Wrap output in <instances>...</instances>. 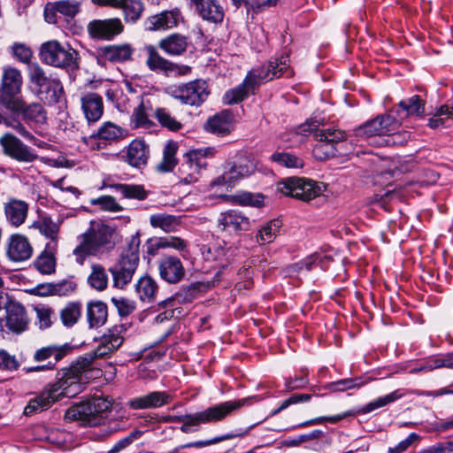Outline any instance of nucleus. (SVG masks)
Instances as JSON below:
<instances>
[{
	"mask_svg": "<svg viewBox=\"0 0 453 453\" xmlns=\"http://www.w3.org/2000/svg\"><path fill=\"white\" fill-rule=\"evenodd\" d=\"M81 377L71 369L63 370L58 375V381L43 390L38 396L31 399L25 407L24 414L32 415L51 406L62 396L73 397L82 391Z\"/></svg>",
	"mask_w": 453,
	"mask_h": 453,
	"instance_id": "1",
	"label": "nucleus"
},
{
	"mask_svg": "<svg viewBox=\"0 0 453 453\" xmlns=\"http://www.w3.org/2000/svg\"><path fill=\"white\" fill-rule=\"evenodd\" d=\"M396 119L389 115H379L372 120L366 121L354 129V134L357 141H370L376 145L382 143H404L409 138L408 133L393 134L397 128Z\"/></svg>",
	"mask_w": 453,
	"mask_h": 453,
	"instance_id": "2",
	"label": "nucleus"
},
{
	"mask_svg": "<svg viewBox=\"0 0 453 453\" xmlns=\"http://www.w3.org/2000/svg\"><path fill=\"white\" fill-rule=\"evenodd\" d=\"M251 397L242 398L234 401H226L219 404L212 405L202 411L194 414H186L180 416H173L169 418L170 421L180 422V431L185 434L191 433V426H198L202 424L216 423L226 418L233 411L239 410L246 404H250Z\"/></svg>",
	"mask_w": 453,
	"mask_h": 453,
	"instance_id": "3",
	"label": "nucleus"
},
{
	"mask_svg": "<svg viewBox=\"0 0 453 453\" xmlns=\"http://www.w3.org/2000/svg\"><path fill=\"white\" fill-rule=\"evenodd\" d=\"M42 63L60 69L76 70L80 65L79 52L69 43L58 40L43 42L39 50Z\"/></svg>",
	"mask_w": 453,
	"mask_h": 453,
	"instance_id": "4",
	"label": "nucleus"
},
{
	"mask_svg": "<svg viewBox=\"0 0 453 453\" xmlns=\"http://www.w3.org/2000/svg\"><path fill=\"white\" fill-rule=\"evenodd\" d=\"M111 407L106 398L93 397L92 399L70 407L65 414L68 421H80L82 426H96L101 425L104 413Z\"/></svg>",
	"mask_w": 453,
	"mask_h": 453,
	"instance_id": "5",
	"label": "nucleus"
},
{
	"mask_svg": "<svg viewBox=\"0 0 453 453\" xmlns=\"http://www.w3.org/2000/svg\"><path fill=\"white\" fill-rule=\"evenodd\" d=\"M271 71L272 68L268 67L267 64L251 69L242 84L225 93L224 104H235L243 101L250 94H254L260 83L275 79V73H271Z\"/></svg>",
	"mask_w": 453,
	"mask_h": 453,
	"instance_id": "6",
	"label": "nucleus"
},
{
	"mask_svg": "<svg viewBox=\"0 0 453 453\" xmlns=\"http://www.w3.org/2000/svg\"><path fill=\"white\" fill-rule=\"evenodd\" d=\"M23 85L21 71L12 65L3 67L0 81V105L8 110H19L22 100L19 95Z\"/></svg>",
	"mask_w": 453,
	"mask_h": 453,
	"instance_id": "7",
	"label": "nucleus"
},
{
	"mask_svg": "<svg viewBox=\"0 0 453 453\" xmlns=\"http://www.w3.org/2000/svg\"><path fill=\"white\" fill-rule=\"evenodd\" d=\"M317 140L312 155L319 161L326 160L336 156H343L342 147L345 142V133L335 128H323L315 131Z\"/></svg>",
	"mask_w": 453,
	"mask_h": 453,
	"instance_id": "8",
	"label": "nucleus"
},
{
	"mask_svg": "<svg viewBox=\"0 0 453 453\" xmlns=\"http://www.w3.org/2000/svg\"><path fill=\"white\" fill-rule=\"evenodd\" d=\"M277 189L286 196L309 202L323 194L326 186L312 180L290 177L279 182Z\"/></svg>",
	"mask_w": 453,
	"mask_h": 453,
	"instance_id": "9",
	"label": "nucleus"
},
{
	"mask_svg": "<svg viewBox=\"0 0 453 453\" xmlns=\"http://www.w3.org/2000/svg\"><path fill=\"white\" fill-rule=\"evenodd\" d=\"M224 169L213 185H234L238 180L252 174L257 169V163L251 155L241 153L234 161L226 163Z\"/></svg>",
	"mask_w": 453,
	"mask_h": 453,
	"instance_id": "10",
	"label": "nucleus"
},
{
	"mask_svg": "<svg viewBox=\"0 0 453 453\" xmlns=\"http://www.w3.org/2000/svg\"><path fill=\"white\" fill-rule=\"evenodd\" d=\"M138 263V247L128 246L121 253L119 262L110 269L114 287L124 288L131 281Z\"/></svg>",
	"mask_w": 453,
	"mask_h": 453,
	"instance_id": "11",
	"label": "nucleus"
},
{
	"mask_svg": "<svg viewBox=\"0 0 453 453\" xmlns=\"http://www.w3.org/2000/svg\"><path fill=\"white\" fill-rule=\"evenodd\" d=\"M147 54L146 65L150 71L166 76L185 75L190 71L188 65H180L162 57L154 45L144 46Z\"/></svg>",
	"mask_w": 453,
	"mask_h": 453,
	"instance_id": "12",
	"label": "nucleus"
},
{
	"mask_svg": "<svg viewBox=\"0 0 453 453\" xmlns=\"http://www.w3.org/2000/svg\"><path fill=\"white\" fill-rule=\"evenodd\" d=\"M173 95L183 104L199 106L209 96L207 83L203 80H196L174 87Z\"/></svg>",
	"mask_w": 453,
	"mask_h": 453,
	"instance_id": "13",
	"label": "nucleus"
},
{
	"mask_svg": "<svg viewBox=\"0 0 453 453\" xmlns=\"http://www.w3.org/2000/svg\"><path fill=\"white\" fill-rule=\"evenodd\" d=\"M113 234L114 230L111 227L98 223L92 226L83 234V240L88 244L90 250L98 255L109 251L114 247Z\"/></svg>",
	"mask_w": 453,
	"mask_h": 453,
	"instance_id": "14",
	"label": "nucleus"
},
{
	"mask_svg": "<svg viewBox=\"0 0 453 453\" xmlns=\"http://www.w3.org/2000/svg\"><path fill=\"white\" fill-rule=\"evenodd\" d=\"M0 145L7 157L22 164H30L38 157L33 149L12 134H4L0 137Z\"/></svg>",
	"mask_w": 453,
	"mask_h": 453,
	"instance_id": "15",
	"label": "nucleus"
},
{
	"mask_svg": "<svg viewBox=\"0 0 453 453\" xmlns=\"http://www.w3.org/2000/svg\"><path fill=\"white\" fill-rule=\"evenodd\" d=\"M250 227V219L237 210L221 212L217 219L218 231L227 236L239 235L242 232L248 231Z\"/></svg>",
	"mask_w": 453,
	"mask_h": 453,
	"instance_id": "16",
	"label": "nucleus"
},
{
	"mask_svg": "<svg viewBox=\"0 0 453 453\" xmlns=\"http://www.w3.org/2000/svg\"><path fill=\"white\" fill-rule=\"evenodd\" d=\"M70 348L67 345H49L35 350L34 359L36 362L49 360L46 365H36L27 369V372H40L53 370L56 364L61 360L68 352Z\"/></svg>",
	"mask_w": 453,
	"mask_h": 453,
	"instance_id": "17",
	"label": "nucleus"
},
{
	"mask_svg": "<svg viewBox=\"0 0 453 453\" xmlns=\"http://www.w3.org/2000/svg\"><path fill=\"white\" fill-rule=\"evenodd\" d=\"M4 309L6 312L5 326L15 334L24 332L29 324V319L25 307L20 303L9 299L4 303Z\"/></svg>",
	"mask_w": 453,
	"mask_h": 453,
	"instance_id": "18",
	"label": "nucleus"
},
{
	"mask_svg": "<svg viewBox=\"0 0 453 453\" xmlns=\"http://www.w3.org/2000/svg\"><path fill=\"white\" fill-rule=\"evenodd\" d=\"M88 33L94 39L111 40L123 31L119 19H95L88 24Z\"/></svg>",
	"mask_w": 453,
	"mask_h": 453,
	"instance_id": "19",
	"label": "nucleus"
},
{
	"mask_svg": "<svg viewBox=\"0 0 453 453\" xmlns=\"http://www.w3.org/2000/svg\"><path fill=\"white\" fill-rule=\"evenodd\" d=\"M188 6L202 19L211 23H221L224 11L216 0H185Z\"/></svg>",
	"mask_w": 453,
	"mask_h": 453,
	"instance_id": "20",
	"label": "nucleus"
},
{
	"mask_svg": "<svg viewBox=\"0 0 453 453\" xmlns=\"http://www.w3.org/2000/svg\"><path fill=\"white\" fill-rule=\"evenodd\" d=\"M6 254L10 260L22 262L32 257L33 248L25 235L15 234L8 239Z\"/></svg>",
	"mask_w": 453,
	"mask_h": 453,
	"instance_id": "21",
	"label": "nucleus"
},
{
	"mask_svg": "<svg viewBox=\"0 0 453 453\" xmlns=\"http://www.w3.org/2000/svg\"><path fill=\"white\" fill-rule=\"evenodd\" d=\"M158 272L160 277L171 284L180 281L185 275L181 261L173 256H165L159 260Z\"/></svg>",
	"mask_w": 453,
	"mask_h": 453,
	"instance_id": "22",
	"label": "nucleus"
},
{
	"mask_svg": "<svg viewBox=\"0 0 453 453\" xmlns=\"http://www.w3.org/2000/svg\"><path fill=\"white\" fill-rule=\"evenodd\" d=\"M171 400L172 397L168 393L153 391L129 400L127 404L133 410L157 409L169 403Z\"/></svg>",
	"mask_w": 453,
	"mask_h": 453,
	"instance_id": "23",
	"label": "nucleus"
},
{
	"mask_svg": "<svg viewBox=\"0 0 453 453\" xmlns=\"http://www.w3.org/2000/svg\"><path fill=\"white\" fill-rule=\"evenodd\" d=\"M181 19L180 11L175 8L150 17L146 25L149 30L168 29L176 27Z\"/></svg>",
	"mask_w": 453,
	"mask_h": 453,
	"instance_id": "24",
	"label": "nucleus"
},
{
	"mask_svg": "<svg viewBox=\"0 0 453 453\" xmlns=\"http://www.w3.org/2000/svg\"><path fill=\"white\" fill-rule=\"evenodd\" d=\"M232 113L225 110L207 119L204 129L217 135L228 134L233 129Z\"/></svg>",
	"mask_w": 453,
	"mask_h": 453,
	"instance_id": "25",
	"label": "nucleus"
},
{
	"mask_svg": "<svg viewBox=\"0 0 453 453\" xmlns=\"http://www.w3.org/2000/svg\"><path fill=\"white\" fill-rule=\"evenodd\" d=\"M81 106L88 122L97 121L103 115L102 97L96 93H88L81 97Z\"/></svg>",
	"mask_w": 453,
	"mask_h": 453,
	"instance_id": "26",
	"label": "nucleus"
},
{
	"mask_svg": "<svg viewBox=\"0 0 453 453\" xmlns=\"http://www.w3.org/2000/svg\"><path fill=\"white\" fill-rule=\"evenodd\" d=\"M4 209L7 221L17 227L24 223L27 216L28 205L24 201L12 199L4 204Z\"/></svg>",
	"mask_w": 453,
	"mask_h": 453,
	"instance_id": "27",
	"label": "nucleus"
},
{
	"mask_svg": "<svg viewBox=\"0 0 453 453\" xmlns=\"http://www.w3.org/2000/svg\"><path fill=\"white\" fill-rule=\"evenodd\" d=\"M203 168L204 167L200 162L193 160V157L188 153L178 171L180 181L183 184L196 182Z\"/></svg>",
	"mask_w": 453,
	"mask_h": 453,
	"instance_id": "28",
	"label": "nucleus"
},
{
	"mask_svg": "<svg viewBox=\"0 0 453 453\" xmlns=\"http://www.w3.org/2000/svg\"><path fill=\"white\" fill-rule=\"evenodd\" d=\"M188 45V38L177 33L166 36L158 42V47L170 56L183 54L187 50Z\"/></svg>",
	"mask_w": 453,
	"mask_h": 453,
	"instance_id": "29",
	"label": "nucleus"
},
{
	"mask_svg": "<svg viewBox=\"0 0 453 453\" xmlns=\"http://www.w3.org/2000/svg\"><path fill=\"white\" fill-rule=\"evenodd\" d=\"M58 244L55 242H48L44 250L35 261V268L42 274H50L56 269V257L55 252L57 251Z\"/></svg>",
	"mask_w": 453,
	"mask_h": 453,
	"instance_id": "30",
	"label": "nucleus"
},
{
	"mask_svg": "<svg viewBox=\"0 0 453 453\" xmlns=\"http://www.w3.org/2000/svg\"><path fill=\"white\" fill-rule=\"evenodd\" d=\"M35 93L45 104L52 105L58 104L64 96V88L61 81L55 77Z\"/></svg>",
	"mask_w": 453,
	"mask_h": 453,
	"instance_id": "31",
	"label": "nucleus"
},
{
	"mask_svg": "<svg viewBox=\"0 0 453 453\" xmlns=\"http://www.w3.org/2000/svg\"><path fill=\"white\" fill-rule=\"evenodd\" d=\"M134 49L129 44L109 45L99 49L100 57L111 62L129 60Z\"/></svg>",
	"mask_w": 453,
	"mask_h": 453,
	"instance_id": "32",
	"label": "nucleus"
},
{
	"mask_svg": "<svg viewBox=\"0 0 453 453\" xmlns=\"http://www.w3.org/2000/svg\"><path fill=\"white\" fill-rule=\"evenodd\" d=\"M149 150L143 141L134 140L127 148V161L135 167H141L146 165Z\"/></svg>",
	"mask_w": 453,
	"mask_h": 453,
	"instance_id": "33",
	"label": "nucleus"
},
{
	"mask_svg": "<svg viewBox=\"0 0 453 453\" xmlns=\"http://www.w3.org/2000/svg\"><path fill=\"white\" fill-rule=\"evenodd\" d=\"M202 255L204 260L217 262L220 267H225L230 261V250L220 244L202 247Z\"/></svg>",
	"mask_w": 453,
	"mask_h": 453,
	"instance_id": "34",
	"label": "nucleus"
},
{
	"mask_svg": "<svg viewBox=\"0 0 453 453\" xmlns=\"http://www.w3.org/2000/svg\"><path fill=\"white\" fill-rule=\"evenodd\" d=\"M254 426H255V425H252V426H249L248 428H246L245 430L241 431V432H239L237 434L230 433V434H226L224 435L217 436V437H214V438H211V439H209V440L196 441H193V442H188V443L180 445L178 448H176L174 449L173 453H175L179 449H182L203 448V447L211 446V445H213V444H217V443L221 442L223 441L231 440V439H234L235 437H244V436L249 434L250 431Z\"/></svg>",
	"mask_w": 453,
	"mask_h": 453,
	"instance_id": "35",
	"label": "nucleus"
},
{
	"mask_svg": "<svg viewBox=\"0 0 453 453\" xmlns=\"http://www.w3.org/2000/svg\"><path fill=\"white\" fill-rule=\"evenodd\" d=\"M107 307L103 302L89 303L87 308V317L90 327H99L107 320Z\"/></svg>",
	"mask_w": 453,
	"mask_h": 453,
	"instance_id": "36",
	"label": "nucleus"
},
{
	"mask_svg": "<svg viewBox=\"0 0 453 453\" xmlns=\"http://www.w3.org/2000/svg\"><path fill=\"white\" fill-rule=\"evenodd\" d=\"M111 188L119 192L124 198L144 200L148 196V191L142 185L139 184H112Z\"/></svg>",
	"mask_w": 453,
	"mask_h": 453,
	"instance_id": "37",
	"label": "nucleus"
},
{
	"mask_svg": "<svg viewBox=\"0 0 453 453\" xmlns=\"http://www.w3.org/2000/svg\"><path fill=\"white\" fill-rule=\"evenodd\" d=\"M27 76L35 92L54 78L50 75H47L45 70L36 62L28 65Z\"/></svg>",
	"mask_w": 453,
	"mask_h": 453,
	"instance_id": "38",
	"label": "nucleus"
},
{
	"mask_svg": "<svg viewBox=\"0 0 453 453\" xmlns=\"http://www.w3.org/2000/svg\"><path fill=\"white\" fill-rule=\"evenodd\" d=\"M157 284L150 276H143L139 279L135 285V290L139 298L145 302H151L157 291Z\"/></svg>",
	"mask_w": 453,
	"mask_h": 453,
	"instance_id": "39",
	"label": "nucleus"
},
{
	"mask_svg": "<svg viewBox=\"0 0 453 453\" xmlns=\"http://www.w3.org/2000/svg\"><path fill=\"white\" fill-rule=\"evenodd\" d=\"M178 150V144L173 141L168 142L163 151V159L157 165V170L160 173L171 172L177 165V159L175 157Z\"/></svg>",
	"mask_w": 453,
	"mask_h": 453,
	"instance_id": "40",
	"label": "nucleus"
},
{
	"mask_svg": "<svg viewBox=\"0 0 453 453\" xmlns=\"http://www.w3.org/2000/svg\"><path fill=\"white\" fill-rule=\"evenodd\" d=\"M88 283L92 288L97 291H103L107 288L108 274L102 265L93 264L91 265V272L88 277Z\"/></svg>",
	"mask_w": 453,
	"mask_h": 453,
	"instance_id": "41",
	"label": "nucleus"
},
{
	"mask_svg": "<svg viewBox=\"0 0 453 453\" xmlns=\"http://www.w3.org/2000/svg\"><path fill=\"white\" fill-rule=\"evenodd\" d=\"M12 111H21L25 119L36 124H43L47 119L46 111L40 104H31L26 106L22 101V106L20 109Z\"/></svg>",
	"mask_w": 453,
	"mask_h": 453,
	"instance_id": "42",
	"label": "nucleus"
},
{
	"mask_svg": "<svg viewBox=\"0 0 453 453\" xmlns=\"http://www.w3.org/2000/svg\"><path fill=\"white\" fill-rule=\"evenodd\" d=\"M150 226L154 228H160L164 232L175 231L180 223L176 217L165 213L153 214L150 217Z\"/></svg>",
	"mask_w": 453,
	"mask_h": 453,
	"instance_id": "43",
	"label": "nucleus"
},
{
	"mask_svg": "<svg viewBox=\"0 0 453 453\" xmlns=\"http://www.w3.org/2000/svg\"><path fill=\"white\" fill-rule=\"evenodd\" d=\"M33 226L37 228L42 234L49 238L50 240V242L58 244L59 225L57 222H54L50 218L42 217L34 222Z\"/></svg>",
	"mask_w": 453,
	"mask_h": 453,
	"instance_id": "44",
	"label": "nucleus"
},
{
	"mask_svg": "<svg viewBox=\"0 0 453 453\" xmlns=\"http://www.w3.org/2000/svg\"><path fill=\"white\" fill-rule=\"evenodd\" d=\"M267 65L272 68L271 73H275V79L281 76L292 77L294 74L289 65L288 54H283L270 59Z\"/></svg>",
	"mask_w": 453,
	"mask_h": 453,
	"instance_id": "45",
	"label": "nucleus"
},
{
	"mask_svg": "<svg viewBox=\"0 0 453 453\" xmlns=\"http://www.w3.org/2000/svg\"><path fill=\"white\" fill-rule=\"evenodd\" d=\"M398 106L406 112L407 116L423 117L425 113V101L417 95L402 100Z\"/></svg>",
	"mask_w": 453,
	"mask_h": 453,
	"instance_id": "46",
	"label": "nucleus"
},
{
	"mask_svg": "<svg viewBox=\"0 0 453 453\" xmlns=\"http://www.w3.org/2000/svg\"><path fill=\"white\" fill-rule=\"evenodd\" d=\"M281 223L279 219H273L265 224L257 234V241L260 244L272 242L280 231Z\"/></svg>",
	"mask_w": 453,
	"mask_h": 453,
	"instance_id": "47",
	"label": "nucleus"
},
{
	"mask_svg": "<svg viewBox=\"0 0 453 453\" xmlns=\"http://www.w3.org/2000/svg\"><path fill=\"white\" fill-rule=\"evenodd\" d=\"M177 301L174 298H168L158 303V306L165 309L164 311L160 312L156 318L155 322L157 324H163L164 322H171V320L175 317V313H177V317L180 315L181 311L175 307Z\"/></svg>",
	"mask_w": 453,
	"mask_h": 453,
	"instance_id": "48",
	"label": "nucleus"
},
{
	"mask_svg": "<svg viewBox=\"0 0 453 453\" xmlns=\"http://www.w3.org/2000/svg\"><path fill=\"white\" fill-rule=\"evenodd\" d=\"M149 101L142 100L140 104L134 108L131 116V121L134 127H150L151 121L149 119Z\"/></svg>",
	"mask_w": 453,
	"mask_h": 453,
	"instance_id": "49",
	"label": "nucleus"
},
{
	"mask_svg": "<svg viewBox=\"0 0 453 453\" xmlns=\"http://www.w3.org/2000/svg\"><path fill=\"white\" fill-rule=\"evenodd\" d=\"M120 8L123 10L126 20L134 23L141 18L143 4L140 0H125Z\"/></svg>",
	"mask_w": 453,
	"mask_h": 453,
	"instance_id": "50",
	"label": "nucleus"
},
{
	"mask_svg": "<svg viewBox=\"0 0 453 453\" xmlns=\"http://www.w3.org/2000/svg\"><path fill=\"white\" fill-rule=\"evenodd\" d=\"M81 315V305L76 303H69L60 312L62 323L65 326H73Z\"/></svg>",
	"mask_w": 453,
	"mask_h": 453,
	"instance_id": "51",
	"label": "nucleus"
},
{
	"mask_svg": "<svg viewBox=\"0 0 453 453\" xmlns=\"http://www.w3.org/2000/svg\"><path fill=\"white\" fill-rule=\"evenodd\" d=\"M273 161L287 168H302L303 161L299 157L288 152H276L271 156Z\"/></svg>",
	"mask_w": 453,
	"mask_h": 453,
	"instance_id": "52",
	"label": "nucleus"
},
{
	"mask_svg": "<svg viewBox=\"0 0 453 453\" xmlns=\"http://www.w3.org/2000/svg\"><path fill=\"white\" fill-rule=\"evenodd\" d=\"M80 8L81 3L77 0H60L53 3V9L66 18H73L80 12Z\"/></svg>",
	"mask_w": 453,
	"mask_h": 453,
	"instance_id": "53",
	"label": "nucleus"
},
{
	"mask_svg": "<svg viewBox=\"0 0 453 453\" xmlns=\"http://www.w3.org/2000/svg\"><path fill=\"white\" fill-rule=\"evenodd\" d=\"M126 131L120 127L105 122L99 129L96 136L103 140H118L125 136Z\"/></svg>",
	"mask_w": 453,
	"mask_h": 453,
	"instance_id": "54",
	"label": "nucleus"
},
{
	"mask_svg": "<svg viewBox=\"0 0 453 453\" xmlns=\"http://www.w3.org/2000/svg\"><path fill=\"white\" fill-rule=\"evenodd\" d=\"M447 119H453V104L439 107L434 116L429 119L428 126L433 129L438 128L444 125Z\"/></svg>",
	"mask_w": 453,
	"mask_h": 453,
	"instance_id": "55",
	"label": "nucleus"
},
{
	"mask_svg": "<svg viewBox=\"0 0 453 453\" xmlns=\"http://www.w3.org/2000/svg\"><path fill=\"white\" fill-rule=\"evenodd\" d=\"M399 397H400V395L397 394L396 391L392 392L387 395L380 396V397L368 403L364 407L359 409L357 412L362 413V414H366V413L371 412L376 409L381 408L390 403H393Z\"/></svg>",
	"mask_w": 453,
	"mask_h": 453,
	"instance_id": "56",
	"label": "nucleus"
},
{
	"mask_svg": "<svg viewBox=\"0 0 453 453\" xmlns=\"http://www.w3.org/2000/svg\"><path fill=\"white\" fill-rule=\"evenodd\" d=\"M155 117L162 127L171 131H177L182 127L181 123L176 120L165 108H157L155 111Z\"/></svg>",
	"mask_w": 453,
	"mask_h": 453,
	"instance_id": "57",
	"label": "nucleus"
},
{
	"mask_svg": "<svg viewBox=\"0 0 453 453\" xmlns=\"http://www.w3.org/2000/svg\"><path fill=\"white\" fill-rule=\"evenodd\" d=\"M186 247V242L176 236L158 238L155 240V242L152 246V248L155 250L173 248L177 250H183Z\"/></svg>",
	"mask_w": 453,
	"mask_h": 453,
	"instance_id": "58",
	"label": "nucleus"
},
{
	"mask_svg": "<svg viewBox=\"0 0 453 453\" xmlns=\"http://www.w3.org/2000/svg\"><path fill=\"white\" fill-rule=\"evenodd\" d=\"M123 341L124 338L121 335V330L118 327L109 329L100 340L101 342L109 346L113 351H116L122 345Z\"/></svg>",
	"mask_w": 453,
	"mask_h": 453,
	"instance_id": "59",
	"label": "nucleus"
},
{
	"mask_svg": "<svg viewBox=\"0 0 453 453\" xmlns=\"http://www.w3.org/2000/svg\"><path fill=\"white\" fill-rule=\"evenodd\" d=\"M90 203L92 205H97L102 210L110 212H119L123 211V207L111 196H101L92 199Z\"/></svg>",
	"mask_w": 453,
	"mask_h": 453,
	"instance_id": "60",
	"label": "nucleus"
},
{
	"mask_svg": "<svg viewBox=\"0 0 453 453\" xmlns=\"http://www.w3.org/2000/svg\"><path fill=\"white\" fill-rule=\"evenodd\" d=\"M12 56L23 64H32L33 50L24 43L15 42L11 47Z\"/></svg>",
	"mask_w": 453,
	"mask_h": 453,
	"instance_id": "61",
	"label": "nucleus"
},
{
	"mask_svg": "<svg viewBox=\"0 0 453 453\" xmlns=\"http://www.w3.org/2000/svg\"><path fill=\"white\" fill-rule=\"evenodd\" d=\"M231 201L241 205L260 206L263 203V196L249 192H242L231 196Z\"/></svg>",
	"mask_w": 453,
	"mask_h": 453,
	"instance_id": "62",
	"label": "nucleus"
},
{
	"mask_svg": "<svg viewBox=\"0 0 453 453\" xmlns=\"http://www.w3.org/2000/svg\"><path fill=\"white\" fill-rule=\"evenodd\" d=\"M452 368L453 367V352L449 353L442 357H438L430 361V363L421 367L419 370H427L432 371L434 369H439V368Z\"/></svg>",
	"mask_w": 453,
	"mask_h": 453,
	"instance_id": "63",
	"label": "nucleus"
},
{
	"mask_svg": "<svg viewBox=\"0 0 453 453\" xmlns=\"http://www.w3.org/2000/svg\"><path fill=\"white\" fill-rule=\"evenodd\" d=\"M111 301L121 316H127L135 309V303L127 298L111 297Z\"/></svg>",
	"mask_w": 453,
	"mask_h": 453,
	"instance_id": "64",
	"label": "nucleus"
}]
</instances>
